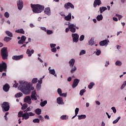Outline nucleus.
I'll list each match as a JSON object with an SVG mask.
<instances>
[{
	"label": "nucleus",
	"mask_w": 126,
	"mask_h": 126,
	"mask_svg": "<svg viewBox=\"0 0 126 126\" xmlns=\"http://www.w3.org/2000/svg\"><path fill=\"white\" fill-rule=\"evenodd\" d=\"M19 83L20 85L18 87V89L21 90V91L26 95L30 94V92H31L30 84H28L27 82H23L22 81H19Z\"/></svg>",
	"instance_id": "f257e3e1"
},
{
	"label": "nucleus",
	"mask_w": 126,
	"mask_h": 126,
	"mask_svg": "<svg viewBox=\"0 0 126 126\" xmlns=\"http://www.w3.org/2000/svg\"><path fill=\"white\" fill-rule=\"evenodd\" d=\"M31 7L32 9V11L34 13H41L44 10L45 7L40 4H31Z\"/></svg>",
	"instance_id": "f03ea898"
},
{
	"label": "nucleus",
	"mask_w": 126,
	"mask_h": 126,
	"mask_svg": "<svg viewBox=\"0 0 126 126\" xmlns=\"http://www.w3.org/2000/svg\"><path fill=\"white\" fill-rule=\"evenodd\" d=\"M1 56L2 60H7L8 57V52H7V47H3L1 49Z\"/></svg>",
	"instance_id": "7ed1b4c3"
},
{
	"label": "nucleus",
	"mask_w": 126,
	"mask_h": 126,
	"mask_svg": "<svg viewBox=\"0 0 126 126\" xmlns=\"http://www.w3.org/2000/svg\"><path fill=\"white\" fill-rule=\"evenodd\" d=\"M1 108L3 111H4L5 112H7L9 111V108H10V107L9 106V103L7 102H4L1 104Z\"/></svg>",
	"instance_id": "20e7f679"
},
{
	"label": "nucleus",
	"mask_w": 126,
	"mask_h": 126,
	"mask_svg": "<svg viewBox=\"0 0 126 126\" xmlns=\"http://www.w3.org/2000/svg\"><path fill=\"white\" fill-rule=\"evenodd\" d=\"M6 68H7V65L5 62H2V63H0V72L5 71L6 72Z\"/></svg>",
	"instance_id": "39448f33"
},
{
	"label": "nucleus",
	"mask_w": 126,
	"mask_h": 126,
	"mask_svg": "<svg viewBox=\"0 0 126 126\" xmlns=\"http://www.w3.org/2000/svg\"><path fill=\"white\" fill-rule=\"evenodd\" d=\"M66 25H68L69 29L70 30V32L72 33H75L76 32V29H75V27H76V25L74 24H69V22H68L67 24H66Z\"/></svg>",
	"instance_id": "423d86ee"
},
{
	"label": "nucleus",
	"mask_w": 126,
	"mask_h": 126,
	"mask_svg": "<svg viewBox=\"0 0 126 126\" xmlns=\"http://www.w3.org/2000/svg\"><path fill=\"white\" fill-rule=\"evenodd\" d=\"M64 7L66 8V9H68L69 8H72L73 9H74V5H73V4H72V3L71 2H68L64 4Z\"/></svg>",
	"instance_id": "0eeeda50"
},
{
	"label": "nucleus",
	"mask_w": 126,
	"mask_h": 126,
	"mask_svg": "<svg viewBox=\"0 0 126 126\" xmlns=\"http://www.w3.org/2000/svg\"><path fill=\"white\" fill-rule=\"evenodd\" d=\"M18 8L19 10H21L23 8V1L22 0H19L17 1Z\"/></svg>",
	"instance_id": "6e6552de"
},
{
	"label": "nucleus",
	"mask_w": 126,
	"mask_h": 126,
	"mask_svg": "<svg viewBox=\"0 0 126 126\" xmlns=\"http://www.w3.org/2000/svg\"><path fill=\"white\" fill-rule=\"evenodd\" d=\"M72 37H73V41L75 43L78 42V38H79V35L77 33H72Z\"/></svg>",
	"instance_id": "1a4fd4ad"
},
{
	"label": "nucleus",
	"mask_w": 126,
	"mask_h": 126,
	"mask_svg": "<svg viewBox=\"0 0 126 126\" xmlns=\"http://www.w3.org/2000/svg\"><path fill=\"white\" fill-rule=\"evenodd\" d=\"M25 103H28V104H31L32 101H31V97L30 96H27L24 99Z\"/></svg>",
	"instance_id": "9d476101"
},
{
	"label": "nucleus",
	"mask_w": 126,
	"mask_h": 126,
	"mask_svg": "<svg viewBox=\"0 0 126 126\" xmlns=\"http://www.w3.org/2000/svg\"><path fill=\"white\" fill-rule=\"evenodd\" d=\"M9 88H10V86L7 83L5 84L3 86V90L4 92H8L9 91Z\"/></svg>",
	"instance_id": "9b49d317"
},
{
	"label": "nucleus",
	"mask_w": 126,
	"mask_h": 126,
	"mask_svg": "<svg viewBox=\"0 0 126 126\" xmlns=\"http://www.w3.org/2000/svg\"><path fill=\"white\" fill-rule=\"evenodd\" d=\"M36 91H33L32 92V94L31 95V97L32 100H35V101L37 100V97L36 96Z\"/></svg>",
	"instance_id": "f8f14e48"
},
{
	"label": "nucleus",
	"mask_w": 126,
	"mask_h": 126,
	"mask_svg": "<svg viewBox=\"0 0 126 126\" xmlns=\"http://www.w3.org/2000/svg\"><path fill=\"white\" fill-rule=\"evenodd\" d=\"M102 2L101 0H94V7H97V5H101Z\"/></svg>",
	"instance_id": "ddd939ff"
},
{
	"label": "nucleus",
	"mask_w": 126,
	"mask_h": 126,
	"mask_svg": "<svg viewBox=\"0 0 126 126\" xmlns=\"http://www.w3.org/2000/svg\"><path fill=\"white\" fill-rule=\"evenodd\" d=\"M21 59H23V56L19 55V56H13L12 57V60L14 61H19V60H21Z\"/></svg>",
	"instance_id": "4468645a"
},
{
	"label": "nucleus",
	"mask_w": 126,
	"mask_h": 126,
	"mask_svg": "<svg viewBox=\"0 0 126 126\" xmlns=\"http://www.w3.org/2000/svg\"><path fill=\"white\" fill-rule=\"evenodd\" d=\"M79 81H80V80L78 79H75L74 80V82L72 84L73 88H75V87H76V86H77V85H78V83H79Z\"/></svg>",
	"instance_id": "2eb2a0df"
},
{
	"label": "nucleus",
	"mask_w": 126,
	"mask_h": 126,
	"mask_svg": "<svg viewBox=\"0 0 126 126\" xmlns=\"http://www.w3.org/2000/svg\"><path fill=\"white\" fill-rule=\"evenodd\" d=\"M23 120H28L29 119V113L28 112H25L22 116Z\"/></svg>",
	"instance_id": "dca6fc26"
},
{
	"label": "nucleus",
	"mask_w": 126,
	"mask_h": 126,
	"mask_svg": "<svg viewBox=\"0 0 126 126\" xmlns=\"http://www.w3.org/2000/svg\"><path fill=\"white\" fill-rule=\"evenodd\" d=\"M44 13H45V14H47V15H51V9L50 7H47L45 9Z\"/></svg>",
	"instance_id": "f3484780"
},
{
	"label": "nucleus",
	"mask_w": 126,
	"mask_h": 126,
	"mask_svg": "<svg viewBox=\"0 0 126 126\" xmlns=\"http://www.w3.org/2000/svg\"><path fill=\"white\" fill-rule=\"evenodd\" d=\"M27 54L29 55V57H31V56H32V54H34V50L30 51V50L27 49Z\"/></svg>",
	"instance_id": "a211bd4d"
},
{
	"label": "nucleus",
	"mask_w": 126,
	"mask_h": 126,
	"mask_svg": "<svg viewBox=\"0 0 126 126\" xmlns=\"http://www.w3.org/2000/svg\"><path fill=\"white\" fill-rule=\"evenodd\" d=\"M64 19L66 21H69L71 19V13H69L67 16H65Z\"/></svg>",
	"instance_id": "6ab92c4d"
},
{
	"label": "nucleus",
	"mask_w": 126,
	"mask_h": 126,
	"mask_svg": "<svg viewBox=\"0 0 126 126\" xmlns=\"http://www.w3.org/2000/svg\"><path fill=\"white\" fill-rule=\"evenodd\" d=\"M75 63V60L73 59H72L69 62V66H73L74 65V63Z\"/></svg>",
	"instance_id": "aec40b11"
},
{
	"label": "nucleus",
	"mask_w": 126,
	"mask_h": 126,
	"mask_svg": "<svg viewBox=\"0 0 126 126\" xmlns=\"http://www.w3.org/2000/svg\"><path fill=\"white\" fill-rule=\"evenodd\" d=\"M16 33H19L20 34H25V31L23 29L17 30L15 31Z\"/></svg>",
	"instance_id": "412c9836"
},
{
	"label": "nucleus",
	"mask_w": 126,
	"mask_h": 126,
	"mask_svg": "<svg viewBox=\"0 0 126 126\" xmlns=\"http://www.w3.org/2000/svg\"><path fill=\"white\" fill-rule=\"evenodd\" d=\"M107 44H108V41L106 40L101 41L99 42L100 46H105V45H107Z\"/></svg>",
	"instance_id": "4be33fe9"
},
{
	"label": "nucleus",
	"mask_w": 126,
	"mask_h": 126,
	"mask_svg": "<svg viewBox=\"0 0 126 126\" xmlns=\"http://www.w3.org/2000/svg\"><path fill=\"white\" fill-rule=\"evenodd\" d=\"M71 67V69L70 70L71 73H74V71L77 69V68L74 65L70 66Z\"/></svg>",
	"instance_id": "5701e85b"
},
{
	"label": "nucleus",
	"mask_w": 126,
	"mask_h": 126,
	"mask_svg": "<svg viewBox=\"0 0 126 126\" xmlns=\"http://www.w3.org/2000/svg\"><path fill=\"white\" fill-rule=\"evenodd\" d=\"M57 103L59 105L63 104V98L59 97L57 99Z\"/></svg>",
	"instance_id": "b1692460"
},
{
	"label": "nucleus",
	"mask_w": 126,
	"mask_h": 126,
	"mask_svg": "<svg viewBox=\"0 0 126 126\" xmlns=\"http://www.w3.org/2000/svg\"><path fill=\"white\" fill-rule=\"evenodd\" d=\"M34 112L36 115H41V113H42V110L39 108H37L34 110Z\"/></svg>",
	"instance_id": "393cba45"
},
{
	"label": "nucleus",
	"mask_w": 126,
	"mask_h": 126,
	"mask_svg": "<svg viewBox=\"0 0 126 126\" xmlns=\"http://www.w3.org/2000/svg\"><path fill=\"white\" fill-rule=\"evenodd\" d=\"M49 72L51 74H52L53 75H54L55 77H57V74H56V71H55V69H53L49 70Z\"/></svg>",
	"instance_id": "a878e982"
},
{
	"label": "nucleus",
	"mask_w": 126,
	"mask_h": 126,
	"mask_svg": "<svg viewBox=\"0 0 126 126\" xmlns=\"http://www.w3.org/2000/svg\"><path fill=\"white\" fill-rule=\"evenodd\" d=\"M96 19L97 21H101V20H103V15H102V14L97 15Z\"/></svg>",
	"instance_id": "bb28decb"
},
{
	"label": "nucleus",
	"mask_w": 126,
	"mask_h": 126,
	"mask_svg": "<svg viewBox=\"0 0 126 126\" xmlns=\"http://www.w3.org/2000/svg\"><path fill=\"white\" fill-rule=\"evenodd\" d=\"M105 10H107V7H100L99 8L100 13H103V11H105Z\"/></svg>",
	"instance_id": "cd10ccee"
},
{
	"label": "nucleus",
	"mask_w": 126,
	"mask_h": 126,
	"mask_svg": "<svg viewBox=\"0 0 126 126\" xmlns=\"http://www.w3.org/2000/svg\"><path fill=\"white\" fill-rule=\"evenodd\" d=\"M32 109V106H30L28 107L25 110H24V113H27V112H30Z\"/></svg>",
	"instance_id": "c85d7f7f"
},
{
	"label": "nucleus",
	"mask_w": 126,
	"mask_h": 126,
	"mask_svg": "<svg viewBox=\"0 0 126 126\" xmlns=\"http://www.w3.org/2000/svg\"><path fill=\"white\" fill-rule=\"evenodd\" d=\"M78 120H82L83 119H86V115H78Z\"/></svg>",
	"instance_id": "c756f323"
},
{
	"label": "nucleus",
	"mask_w": 126,
	"mask_h": 126,
	"mask_svg": "<svg viewBox=\"0 0 126 126\" xmlns=\"http://www.w3.org/2000/svg\"><path fill=\"white\" fill-rule=\"evenodd\" d=\"M23 95V94L22 93H18L15 95L16 98H19Z\"/></svg>",
	"instance_id": "7c9ffc66"
},
{
	"label": "nucleus",
	"mask_w": 126,
	"mask_h": 126,
	"mask_svg": "<svg viewBox=\"0 0 126 126\" xmlns=\"http://www.w3.org/2000/svg\"><path fill=\"white\" fill-rule=\"evenodd\" d=\"M95 85V84L93 82H91L90 83L89 85L88 86L89 89H92L93 86Z\"/></svg>",
	"instance_id": "2f4dec72"
},
{
	"label": "nucleus",
	"mask_w": 126,
	"mask_h": 126,
	"mask_svg": "<svg viewBox=\"0 0 126 126\" xmlns=\"http://www.w3.org/2000/svg\"><path fill=\"white\" fill-rule=\"evenodd\" d=\"M47 103V100H44V101L40 102V105L41 107H44V106H45Z\"/></svg>",
	"instance_id": "473e14b6"
},
{
	"label": "nucleus",
	"mask_w": 126,
	"mask_h": 126,
	"mask_svg": "<svg viewBox=\"0 0 126 126\" xmlns=\"http://www.w3.org/2000/svg\"><path fill=\"white\" fill-rule=\"evenodd\" d=\"M11 39H12L11 37L6 36L4 38V41L5 42H8V41H10L11 40Z\"/></svg>",
	"instance_id": "72a5a7b5"
},
{
	"label": "nucleus",
	"mask_w": 126,
	"mask_h": 126,
	"mask_svg": "<svg viewBox=\"0 0 126 126\" xmlns=\"http://www.w3.org/2000/svg\"><path fill=\"white\" fill-rule=\"evenodd\" d=\"M5 33L7 35V36H9V37H12L13 36L12 33L8 31H6Z\"/></svg>",
	"instance_id": "f704fd0d"
},
{
	"label": "nucleus",
	"mask_w": 126,
	"mask_h": 126,
	"mask_svg": "<svg viewBox=\"0 0 126 126\" xmlns=\"http://www.w3.org/2000/svg\"><path fill=\"white\" fill-rule=\"evenodd\" d=\"M86 92V89H83L80 91V95L81 96H83V94Z\"/></svg>",
	"instance_id": "c9c22d12"
},
{
	"label": "nucleus",
	"mask_w": 126,
	"mask_h": 126,
	"mask_svg": "<svg viewBox=\"0 0 126 126\" xmlns=\"http://www.w3.org/2000/svg\"><path fill=\"white\" fill-rule=\"evenodd\" d=\"M89 45L90 46H93V45H94V40L92 39V38H91V40L89 41Z\"/></svg>",
	"instance_id": "e433bc0d"
},
{
	"label": "nucleus",
	"mask_w": 126,
	"mask_h": 126,
	"mask_svg": "<svg viewBox=\"0 0 126 126\" xmlns=\"http://www.w3.org/2000/svg\"><path fill=\"white\" fill-rule=\"evenodd\" d=\"M38 82V79L37 78H34L33 79H32V83H33V84H36V83Z\"/></svg>",
	"instance_id": "4c0bfd02"
},
{
	"label": "nucleus",
	"mask_w": 126,
	"mask_h": 126,
	"mask_svg": "<svg viewBox=\"0 0 126 126\" xmlns=\"http://www.w3.org/2000/svg\"><path fill=\"white\" fill-rule=\"evenodd\" d=\"M116 65H118V66H121L122 64H123V63L121 61H117L115 63Z\"/></svg>",
	"instance_id": "58836bf2"
},
{
	"label": "nucleus",
	"mask_w": 126,
	"mask_h": 126,
	"mask_svg": "<svg viewBox=\"0 0 126 126\" xmlns=\"http://www.w3.org/2000/svg\"><path fill=\"white\" fill-rule=\"evenodd\" d=\"M28 107V105L27 104V103H25L23 105L22 107V110H25V109H26V108H27Z\"/></svg>",
	"instance_id": "ea45409f"
},
{
	"label": "nucleus",
	"mask_w": 126,
	"mask_h": 126,
	"mask_svg": "<svg viewBox=\"0 0 126 126\" xmlns=\"http://www.w3.org/2000/svg\"><path fill=\"white\" fill-rule=\"evenodd\" d=\"M33 123L39 124L40 123V120L38 118L35 119L32 121Z\"/></svg>",
	"instance_id": "a19ab883"
},
{
	"label": "nucleus",
	"mask_w": 126,
	"mask_h": 126,
	"mask_svg": "<svg viewBox=\"0 0 126 126\" xmlns=\"http://www.w3.org/2000/svg\"><path fill=\"white\" fill-rule=\"evenodd\" d=\"M120 120H121L120 116H119L116 120H114L113 122V124H117V123H118L119 122V121H120Z\"/></svg>",
	"instance_id": "79ce46f5"
},
{
	"label": "nucleus",
	"mask_w": 126,
	"mask_h": 126,
	"mask_svg": "<svg viewBox=\"0 0 126 126\" xmlns=\"http://www.w3.org/2000/svg\"><path fill=\"white\" fill-rule=\"evenodd\" d=\"M85 54H86V51H85V50H82L79 54L80 56H82V55H85Z\"/></svg>",
	"instance_id": "37998d69"
},
{
	"label": "nucleus",
	"mask_w": 126,
	"mask_h": 126,
	"mask_svg": "<svg viewBox=\"0 0 126 126\" xmlns=\"http://www.w3.org/2000/svg\"><path fill=\"white\" fill-rule=\"evenodd\" d=\"M23 116V111H20L19 112L18 114V118H21Z\"/></svg>",
	"instance_id": "c03bdc74"
},
{
	"label": "nucleus",
	"mask_w": 126,
	"mask_h": 126,
	"mask_svg": "<svg viewBox=\"0 0 126 126\" xmlns=\"http://www.w3.org/2000/svg\"><path fill=\"white\" fill-rule=\"evenodd\" d=\"M61 120H67L68 118H67L66 115H63L61 117Z\"/></svg>",
	"instance_id": "a18cd8bd"
},
{
	"label": "nucleus",
	"mask_w": 126,
	"mask_h": 126,
	"mask_svg": "<svg viewBox=\"0 0 126 126\" xmlns=\"http://www.w3.org/2000/svg\"><path fill=\"white\" fill-rule=\"evenodd\" d=\"M79 112V108H76L75 110V116H77L78 114V112Z\"/></svg>",
	"instance_id": "49530a36"
},
{
	"label": "nucleus",
	"mask_w": 126,
	"mask_h": 126,
	"mask_svg": "<svg viewBox=\"0 0 126 126\" xmlns=\"http://www.w3.org/2000/svg\"><path fill=\"white\" fill-rule=\"evenodd\" d=\"M5 17H6V18H8L9 17V13H8V12H5L4 13V14Z\"/></svg>",
	"instance_id": "de8ad7c7"
},
{
	"label": "nucleus",
	"mask_w": 126,
	"mask_h": 126,
	"mask_svg": "<svg viewBox=\"0 0 126 126\" xmlns=\"http://www.w3.org/2000/svg\"><path fill=\"white\" fill-rule=\"evenodd\" d=\"M26 36H24V35H22L21 37V40H22L23 41H26Z\"/></svg>",
	"instance_id": "09e8293b"
},
{
	"label": "nucleus",
	"mask_w": 126,
	"mask_h": 126,
	"mask_svg": "<svg viewBox=\"0 0 126 126\" xmlns=\"http://www.w3.org/2000/svg\"><path fill=\"white\" fill-rule=\"evenodd\" d=\"M111 110H112V111H113V113H114V114H116V113H117V109H116V107H112L111 108Z\"/></svg>",
	"instance_id": "8fccbe9b"
},
{
	"label": "nucleus",
	"mask_w": 126,
	"mask_h": 126,
	"mask_svg": "<svg viewBox=\"0 0 126 126\" xmlns=\"http://www.w3.org/2000/svg\"><path fill=\"white\" fill-rule=\"evenodd\" d=\"M95 54L96 55V56H100V55H101V50H97Z\"/></svg>",
	"instance_id": "3c124183"
},
{
	"label": "nucleus",
	"mask_w": 126,
	"mask_h": 126,
	"mask_svg": "<svg viewBox=\"0 0 126 126\" xmlns=\"http://www.w3.org/2000/svg\"><path fill=\"white\" fill-rule=\"evenodd\" d=\"M46 32L48 35H51V34H53V31L51 30H47Z\"/></svg>",
	"instance_id": "603ef678"
},
{
	"label": "nucleus",
	"mask_w": 126,
	"mask_h": 126,
	"mask_svg": "<svg viewBox=\"0 0 126 126\" xmlns=\"http://www.w3.org/2000/svg\"><path fill=\"white\" fill-rule=\"evenodd\" d=\"M84 35H81L79 40L80 41H83L84 40Z\"/></svg>",
	"instance_id": "864d4df0"
},
{
	"label": "nucleus",
	"mask_w": 126,
	"mask_h": 126,
	"mask_svg": "<svg viewBox=\"0 0 126 126\" xmlns=\"http://www.w3.org/2000/svg\"><path fill=\"white\" fill-rule=\"evenodd\" d=\"M29 117H33L35 116V114L33 113L32 112H29L28 113Z\"/></svg>",
	"instance_id": "5fc2aeb1"
},
{
	"label": "nucleus",
	"mask_w": 126,
	"mask_h": 126,
	"mask_svg": "<svg viewBox=\"0 0 126 126\" xmlns=\"http://www.w3.org/2000/svg\"><path fill=\"white\" fill-rule=\"evenodd\" d=\"M18 44H24V43H25V41H24L23 40H22V39H20L18 42Z\"/></svg>",
	"instance_id": "6e6d98bb"
},
{
	"label": "nucleus",
	"mask_w": 126,
	"mask_h": 126,
	"mask_svg": "<svg viewBox=\"0 0 126 126\" xmlns=\"http://www.w3.org/2000/svg\"><path fill=\"white\" fill-rule=\"evenodd\" d=\"M15 84L13 85V87H15V88H17V86H18V83H16V81H14Z\"/></svg>",
	"instance_id": "4d7b16f0"
},
{
	"label": "nucleus",
	"mask_w": 126,
	"mask_h": 126,
	"mask_svg": "<svg viewBox=\"0 0 126 126\" xmlns=\"http://www.w3.org/2000/svg\"><path fill=\"white\" fill-rule=\"evenodd\" d=\"M51 51L53 52V53H57V48L54 47L51 49Z\"/></svg>",
	"instance_id": "13d9d810"
},
{
	"label": "nucleus",
	"mask_w": 126,
	"mask_h": 126,
	"mask_svg": "<svg viewBox=\"0 0 126 126\" xmlns=\"http://www.w3.org/2000/svg\"><path fill=\"white\" fill-rule=\"evenodd\" d=\"M60 96H62V97H66V93H63L60 94Z\"/></svg>",
	"instance_id": "bf43d9fd"
},
{
	"label": "nucleus",
	"mask_w": 126,
	"mask_h": 126,
	"mask_svg": "<svg viewBox=\"0 0 126 126\" xmlns=\"http://www.w3.org/2000/svg\"><path fill=\"white\" fill-rule=\"evenodd\" d=\"M57 91H58V94H59V95H61V94H62V89H58Z\"/></svg>",
	"instance_id": "052dcab7"
},
{
	"label": "nucleus",
	"mask_w": 126,
	"mask_h": 126,
	"mask_svg": "<svg viewBox=\"0 0 126 126\" xmlns=\"http://www.w3.org/2000/svg\"><path fill=\"white\" fill-rule=\"evenodd\" d=\"M57 46V45L56 44H50V47L51 48H55V47H56Z\"/></svg>",
	"instance_id": "680f3d73"
},
{
	"label": "nucleus",
	"mask_w": 126,
	"mask_h": 126,
	"mask_svg": "<svg viewBox=\"0 0 126 126\" xmlns=\"http://www.w3.org/2000/svg\"><path fill=\"white\" fill-rule=\"evenodd\" d=\"M36 88L37 89H40V88H41V85H40L39 84H37L36 85Z\"/></svg>",
	"instance_id": "e2e57ef3"
},
{
	"label": "nucleus",
	"mask_w": 126,
	"mask_h": 126,
	"mask_svg": "<svg viewBox=\"0 0 126 126\" xmlns=\"http://www.w3.org/2000/svg\"><path fill=\"white\" fill-rule=\"evenodd\" d=\"M44 118L45 119V120H49L50 119V117L47 115H46L44 116Z\"/></svg>",
	"instance_id": "0e129e2a"
},
{
	"label": "nucleus",
	"mask_w": 126,
	"mask_h": 126,
	"mask_svg": "<svg viewBox=\"0 0 126 126\" xmlns=\"http://www.w3.org/2000/svg\"><path fill=\"white\" fill-rule=\"evenodd\" d=\"M42 79H43V78H41L38 80V83H40V84H42Z\"/></svg>",
	"instance_id": "69168bd1"
},
{
	"label": "nucleus",
	"mask_w": 126,
	"mask_h": 126,
	"mask_svg": "<svg viewBox=\"0 0 126 126\" xmlns=\"http://www.w3.org/2000/svg\"><path fill=\"white\" fill-rule=\"evenodd\" d=\"M69 27H68V28H67L65 29V32L66 33H67L69 31Z\"/></svg>",
	"instance_id": "338daca9"
},
{
	"label": "nucleus",
	"mask_w": 126,
	"mask_h": 126,
	"mask_svg": "<svg viewBox=\"0 0 126 126\" xmlns=\"http://www.w3.org/2000/svg\"><path fill=\"white\" fill-rule=\"evenodd\" d=\"M4 76H6V73H2L1 78H2V77H4Z\"/></svg>",
	"instance_id": "774afa93"
}]
</instances>
